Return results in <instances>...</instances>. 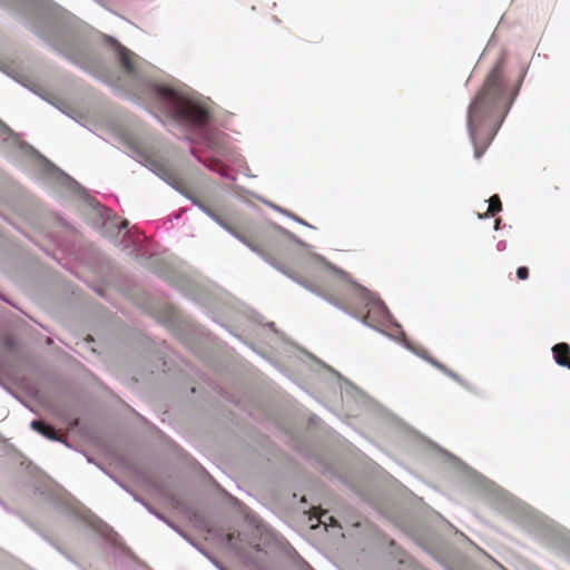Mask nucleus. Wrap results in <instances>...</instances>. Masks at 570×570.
<instances>
[{"label":"nucleus","instance_id":"f3484780","mask_svg":"<svg viewBox=\"0 0 570 570\" xmlns=\"http://www.w3.org/2000/svg\"><path fill=\"white\" fill-rule=\"evenodd\" d=\"M500 222H501L500 219H497V220H495V225H494V228H495V229H499Z\"/></svg>","mask_w":570,"mask_h":570},{"label":"nucleus","instance_id":"39448f33","mask_svg":"<svg viewBox=\"0 0 570 570\" xmlns=\"http://www.w3.org/2000/svg\"><path fill=\"white\" fill-rule=\"evenodd\" d=\"M110 40L117 45L118 57H119L121 67L127 72H134L135 71V62H134L132 52L129 51L127 48L122 47L120 43L116 42L114 39H110Z\"/></svg>","mask_w":570,"mask_h":570},{"label":"nucleus","instance_id":"a211bd4d","mask_svg":"<svg viewBox=\"0 0 570 570\" xmlns=\"http://www.w3.org/2000/svg\"><path fill=\"white\" fill-rule=\"evenodd\" d=\"M430 360H431V361H433V364H434V365L439 366L438 362H435V360H434V358H430Z\"/></svg>","mask_w":570,"mask_h":570},{"label":"nucleus","instance_id":"f03ea898","mask_svg":"<svg viewBox=\"0 0 570 570\" xmlns=\"http://www.w3.org/2000/svg\"><path fill=\"white\" fill-rule=\"evenodd\" d=\"M347 313L361 320L365 325L381 330L390 322L391 315L380 299L363 288H353L345 295L342 306Z\"/></svg>","mask_w":570,"mask_h":570},{"label":"nucleus","instance_id":"2eb2a0df","mask_svg":"<svg viewBox=\"0 0 570 570\" xmlns=\"http://www.w3.org/2000/svg\"><path fill=\"white\" fill-rule=\"evenodd\" d=\"M295 354H306V352L303 348L296 347V350L293 352Z\"/></svg>","mask_w":570,"mask_h":570},{"label":"nucleus","instance_id":"4468645a","mask_svg":"<svg viewBox=\"0 0 570 570\" xmlns=\"http://www.w3.org/2000/svg\"><path fill=\"white\" fill-rule=\"evenodd\" d=\"M556 361L559 365L570 368V358H556Z\"/></svg>","mask_w":570,"mask_h":570},{"label":"nucleus","instance_id":"dca6fc26","mask_svg":"<svg viewBox=\"0 0 570 570\" xmlns=\"http://www.w3.org/2000/svg\"><path fill=\"white\" fill-rule=\"evenodd\" d=\"M498 248L501 250V249H504L505 248V243L504 242H500L498 244Z\"/></svg>","mask_w":570,"mask_h":570},{"label":"nucleus","instance_id":"9b49d317","mask_svg":"<svg viewBox=\"0 0 570 570\" xmlns=\"http://www.w3.org/2000/svg\"><path fill=\"white\" fill-rule=\"evenodd\" d=\"M317 521L323 524H327V521H330L331 524H335L336 521L332 515H328L326 511H322L317 517Z\"/></svg>","mask_w":570,"mask_h":570},{"label":"nucleus","instance_id":"6e6552de","mask_svg":"<svg viewBox=\"0 0 570 570\" xmlns=\"http://www.w3.org/2000/svg\"><path fill=\"white\" fill-rule=\"evenodd\" d=\"M502 210V203L498 195H493L489 199V206L487 210L488 216H495Z\"/></svg>","mask_w":570,"mask_h":570},{"label":"nucleus","instance_id":"0eeeda50","mask_svg":"<svg viewBox=\"0 0 570 570\" xmlns=\"http://www.w3.org/2000/svg\"><path fill=\"white\" fill-rule=\"evenodd\" d=\"M31 428L38 433L45 435L50 440H59L57 432L51 425L46 424L43 421L35 420L31 422Z\"/></svg>","mask_w":570,"mask_h":570},{"label":"nucleus","instance_id":"f257e3e1","mask_svg":"<svg viewBox=\"0 0 570 570\" xmlns=\"http://www.w3.org/2000/svg\"><path fill=\"white\" fill-rule=\"evenodd\" d=\"M520 88L510 83L504 73V59L500 58L487 75L482 87L468 108V129L480 158L495 136L509 112Z\"/></svg>","mask_w":570,"mask_h":570},{"label":"nucleus","instance_id":"9d476101","mask_svg":"<svg viewBox=\"0 0 570 570\" xmlns=\"http://www.w3.org/2000/svg\"><path fill=\"white\" fill-rule=\"evenodd\" d=\"M553 356H570V346L567 343H558L552 347Z\"/></svg>","mask_w":570,"mask_h":570},{"label":"nucleus","instance_id":"20e7f679","mask_svg":"<svg viewBox=\"0 0 570 570\" xmlns=\"http://www.w3.org/2000/svg\"><path fill=\"white\" fill-rule=\"evenodd\" d=\"M17 358H0V383H22L24 376Z\"/></svg>","mask_w":570,"mask_h":570},{"label":"nucleus","instance_id":"ddd939ff","mask_svg":"<svg viewBox=\"0 0 570 570\" xmlns=\"http://www.w3.org/2000/svg\"><path fill=\"white\" fill-rule=\"evenodd\" d=\"M234 539H235V533H228L226 535V541L227 543L235 550H238V546L236 544V542H234Z\"/></svg>","mask_w":570,"mask_h":570},{"label":"nucleus","instance_id":"423d86ee","mask_svg":"<svg viewBox=\"0 0 570 570\" xmlns=\"http://www.w3.org/2000/svg\"><path fill=\"white\" fill-rule=\"evenodd\" d=\"M150 169L156 173L158 176L169 181L174 178L173 170L161 160H149Z\"/></svg>","mask_w":570,"mask_h":570},{"label":"nucleus","instance_id":"7ed1b4c3","mask_svg":"<svg viewBox=\"0 0 570 570\" xmlns=\"http://www.w3.org/2000/svg\"><path fill=\"white\" fill-rule=\"evenodd\" d=\"M156 95L169 108L175 119L186 120L197 126H204L208 122L209 111L207 108L174 88L158 86Z\"/></svg>","mask_w":570,"mask_h":570},{"label":"nucleus","instance_id":"1a4fd4ad","mask_svg":"<svg viewBox=\"0 0 570 570\" xmlns=\"http://www.w3.org/2000/svg\"><path fill=\"white\" fill-rule=\"evenodd\" d=\"M403 342L405 346L414 353L416 356H426V351L423 346L419 344L411 343L404 335H403Z\"/></svg>","mask_w":570,"mask_h":570},{"label":"nucleus","instance_id":"f8f14e48","mask_svg":"<svg viewBox=\"0 0 570 570\" xmlns=\"http://www.w3.org/2000/svg\"><path fill=\"white\" fill-rule=\"evenodd\" d=\"M517 277L520 281H525L529 277V269L525 266H521L517 269Z\"/></svg>","mask_w":570,"mask_h":570}]
</instances>
